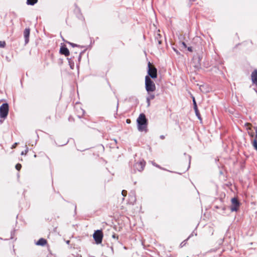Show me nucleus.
I'll return each instance as SVG.
<instances>
[{
	"label": "nucleus",
	"instance_id": "obj_24",
	"mask_svg": "<svg viewBox=\"0 0 257 257\" xmlns=\"http://www.w3.org/2000/svg\"><path fill=\"white\" fill-rule=\"evenodd\" d=\"M131 120L130 119H126V122L127 123H131Z\"/></svg>",
	"mask_w": 257,
	"mask_h": 257
},
{
	"label": "nucleus",
	"instance_id": "obj_21",
	"mask_svg": "<svg viewBox=\"0 0 257 257\" xmlns=\"http://www.w3.org/2000/svg\"><path fill=\"white\" fill-rule=\"evenodd\" d=\"M187 49L190 52H192L193 51V49H192V47H189L187 48Z\"/></svg>",
	"mask_w": 257,
	"mask_h": 257
},
{
	"label": "nucleus",
	"instance_id": "obj_17",
	"mask_svg": "<svg viewBox=\"0 0 257 257\" xmlns=\"http://www.w3.org/2000/svg\"><path fill=\"white\" fill-rule=\"evenodd\" d=\"M6 45L5 41H0V47L4 48Z\"/></svg>",
	"mask_w": 257,
	"mask_h": 257
},
{
	"label": "nucleus",
	"instance_id": "obj_11",
	"mask_svg": "<svg viewBox=\"0 0 257 257\" xmlns=\"http://www.w3.org/2000/svg\"><path fill=\"white\" fill-rule=\"evenodd\" d=\"M30 33V29L29 28H26L24 31V36L25 39V43H28L29 42V38Z\"/></svg>",
	"mask_w": 257,
	"mask_h": 257
},
{
	"label": "nucleus",
	"instance_id": "obj_9",
	"mask_svg": "<svg viewBox=\"0 0 257 257\" xmlns=\"http://www.w3.org/2000/svg\"><path fill=\"white\" fill-rule=\"evenodd\" d=\"M251 78L252 83L257 85V69L254 70L251 73Z\"/></svg>",
	"mask_w": 257,
	"mask_h": 257
},
{
	"label": "nucleus",
	"instance_id": "obj_10",
	"mask_svg": "<svg viewBox=\"0 0 257 257\" xmlns=\"http://www.w3.org/2000/svg\"><path fill=\"white\" fill-rule=\"evenodd\" d=\"M60 53L65 56H68L70 54L68 49L64 46H62L60 48Z\"/></svg>",
	"mask_w": 257,
	"mask_h": 257
},
{
	"label": "nucleus",
	"instance_id": "obj_5",
	"mask_svg": "<svg viewBox=\"0 0 257 257\" xmlns=\"http://www.w3.org/2000/svg\"><path fill=\"white\" fill-rule=\"evenodd\" d=\"M231 205L230 206V209L231 212L237 211L240 206V202L238 201L236 198H233L231 200Z\"/></svg>",
	"mask_w": 257,
	"mask_h": 257
},
{
	"label": "nucleus",
	"instance_id": "obj_13",
	"mask_svg": "<svg viewBox=\"0 0 257 257\" xmlns=\"http://www.w3.org/2000/svg\"><path fill=\"white\" fill-rule=\"evenodd\" d=\"M47 243V241L46 239L41 238L36 242L37 245L44 246Z\"/></svg>",
	"mask_w": 257,
	"mask_h": 257
},
{
	"label": "nucleus",
	"instance_id": "obj_14",
	"mask_svg": "<svg viewBox=\"0 0 257 257\" xmlns=\"http://www.w3.org/2000/svg\"><path fill=\"white\" fill-rule=\"evenodd\" d=\"M155 98V95L152 94H150L148 97L147 98V102L148 104V105H150V100L152 99H154Z\"/></svg>",
	"mask_w": 257,
	"mask_h": 257
},
{
	"label": "nucleus",
	"instance_id": "obj_18",
	"mask_svg": "<svg viewBox=\"0 0 257 257\" xmlns=\"http://www.w3.org/2000/svg\"><path fill=\"white\" fill-rule=\"evenodd\" d=\"M15 168L18 171H20L22 168V165L18 163L16 165Z\"/></svg>",
	"mask_w": 257,
	"mask_h": 257
},
{
	"label": "nucleus",
	"instance_id": "obj_26",
	"mask_svg": "<svg viewBox=\"0 0 257 257\" xmlns=\"http://www.w3.org/2000/svg\"><path fill=\"white\" fill-rule=\"evenodd\" d=\"M112 237H113V238H115V237H116L117 239H118V236H117L116 237L115 234H113V235H112Z\"/></svg>",
	"mask_w": 257,
	"mask_h": 257
},
{
	"label": "nucleus",
	"instance_id": "obj_8",
	"mask_svg": "<svg viewBox=\"0 0 257 257\" xmlns=\"http://www.w3.org/2000/svg\"><path fill=\"white\" fill-rule=\"evenodd\" d=\"M76 113L79 118H81L83 116L85 113L84 110L82 109L80 107H76Z\"/></svg>",
	"mask_w": 257,
	"mask_h": 257
},
{
	"label": "nucleus",
	"instance_id": "obj_7",
	"mask_svg": "<svg viewBox=\"0 0 257 257\" xmlns=\"http://www.w3.org/2000/svg\"><path fill=\"white\" fill-rule=\"evenodd\" d=\"M145 165L146 162L144 160H141L136 163L134 165V167L135 170L138 171H142L144 170Z\"/></svg>",
	"mask_w": 257,
	"mask_h": 257
},
{
	"label": "nucleus",
	"instance_id": "obj_12",
	"mask_svg": "<svg viewBox=\"0 0 257 257\" xmlns=\"http://www.w3.org/2000/svg\"><path fill=\"white\" fill-rule=\"evenodd\" d=\"M192 97L193 102L194 109L195 111L196 114L198 117V118H200V114L199 110L198 109L195 98L194 96H192Z\"/></svg>",
	"mask_w": 257,
	"mask_h": 257
},
{
	"label": "nucleus",
	"instance_id": "obj_16",
	"mask_svg": "<svg viewBox=\"0 0 257 257\" xmlns=\"http://www.w3.org/2000/svg\"><path fill=\"white\" fill-rule=\"evenodd\" d=\"M252 146L254 148V149L257 151V141L254 140L252 142Z\"/></svg>",
	"mask_w": 257,
	"mask_h": 257
},
{
	"label": "nucleus",
	"instance_id": "obj_20",
	"mask_svg": "<svg viewBox=\"0 0 257 257\" xmlns=\"http://www.w3.org/2000/svg\"><path fill=\"white\" fill-rule=\"evenodd\" d=\"M17 145H18V144L17 143H15L14 145H13V146L12 147V149L15 148L17 147Z\"/></svg>",
	"mask_w": 257,
	"mask_h": 257
},
{
	"label": "nucleus",
	"instance_id": "obj_4",
	"mask_svg": "<svg viewBox=\"0 0 257 257\" xmlns=\"http://www.w3.org/2000/svg\"><path fill=\"white\" fill-rule=\"evenodd\" d=\"M103 234L102 230H96L93 233V238L97 244H100L102 242Z\"/></svg>",
	"mask_w": 257,
	"mask_h": 257
},
{
	"label": "nucleus",
	"instance_id": "obj_19",
	"mask_svg": "<svg viewBox=\"0 0 257 257\" xmlns=\"http://www.w3.org/2000/svg\"><path fill=\"white\" fill-rule=\"evenodd\" d=\"M121 194L124 197H125L127 195V191L125 190H123L121 192Z\"/></svg>",
	"mask_w": 257,
	"mask_h": 257
},
{
	"label": "nucleus",
	"instance_id": "obj_23",
	"mask_svg": "<svg viewBox=\"0 0 257 257\" xmlns=\"http://www.w3.org/2000/svg\"><path fill=\"white\" fill-rule=\"evenodd\" d=\"M182 45L184 46V47L185 48H187V45H186V44H185V42H183V43H182Z\"/></svg>",
	"mask_w": 257,
	"mask_h": 257
},
{
	"label": "nucleus",
	"instance_id": "obj_2",
	"mask_svg": "<svg viewBox=\"0 0 257 257\" xmlns=\"http://www.w3.org/2000/svg\"><path fill=\"white\" fill-rule=\"evenodd\" d=\"M145 87L147 91L150 93V92L155 91L156 87L155 83L151 80L149 76L145 77Z\"/></svg>",
	"mask_w": 257,
	"mask_h": 257
},
{
	"label": "nucleus",
	"instance_id": "obj_1",
	"mask_svg": "<svg viewBox=\"0 0 257 257\" xmlns=\"http://www.w3.org/2000/svg\"><path fill=\"white\" fill-rule=\"evenodd\" d=\"M137 121L138 130L141 132H147L148 121L145 114L141 113Z\"/></svg>",
	"mask_w": 257,
	"mask_h": 257
},
{
	"label": "nucleus",
	"instance_id": "obj_3",
	"mask_svg": "<svg viewBox=\"0 0 257 257\" xmlns=\"http://www.w3.org/2000/svg\"><path fill=\"white\" fill-rule=\"evenodd\" d=\"M148 74L149 76L152 79H155L157 77V69L155 66L149 62L148 63Z\"/></svg>",
	"mask_w": 257,
	"mask_h": 257
},
{
	"label": "nucleus",
	"instance_id": "obj_15",
	"mask_svg": "<svg viewBox=\"0 0 257 257\" xmlns=\"http://www.w3.org/2000/svg\"><path fill=\"white\" fill-rule=\"evenodd\" d=\"M38 2V0H27V4L28 5H34Z\"/></svg>",
	"mask_w": 257,
	"mask_h": 257
},
{
	"label": "nucleus",
	"instance_id": "obj_25",
	"mask_svg": "<svg viewBox=\"0 0 257 257\" xmlns=\"http://www.w3.org/2000/svg\"><path fill=\"white\" fill-rule=\"evenodd\" d=\"M69 44H70L71 46H72L73 47H74V46H76V45H75V44H73V43H69Z\"/></svg>",
	"mask_w": 257,
	"mask_h": 257
},
{
	"label": "nucleus",
	"instance_id": "obj_22",
	"mask_svg": "<svg viewBox=\"0 0 257 257\" xmlns=\"http://www.w3.org/2000/svg\"><path fill=\"white\" fill-rule=\"evenodd\" d=\"M27 152H28V150H26L25 153L24 152H22L21 153V155H24V154L26 155L27 153Z\"/></svg>",
	"mask_w": 257,
	"mask_h": 257
},
{
	"label": "nucleus",
	"instance_id": "obj_27",
	"mask_svg": "<svg viewBox=\"0 0 257 257\" xmlns=\"http://www.w3.org/2000/svg\"><path fill=\"white\" fill-rule=\"evenodd\" d=\"M202 50V46H201L200 48H198V49H197V50ZM195 50H196V51L197 50V49H196V48H195Z\"/></svg>",
	"mask_w": 257,
	"mask_h": 257
},
{
	"label": "nucleus",
	"instance_id": "obj_6",
	"mask_svg": "<svg viewBox=\"0 0 257 257\" xmlns=\"http://www.w3.org/2000/svg\"><path fill=\"white\" fill-rule=\"evenodd\" d=\"M9 105L8 103H3L0 106V117L1 118H5L8 114Z\"/></svg>",
	"mask_w": 257,
	"mask_h": 257
},
{
	"label": "nucleus",
	"instance_id": "obj_28",
	"mask_svg": "<svg viewBox=\"0 0 257 257\" xmlns=\"http://www.w3.org/2000/svg\"><path fill=\"white\" fill-rule=\"evenodd\" d=\"M158 43H159V44H161L162 43V41H159Z\"/></svg>",
	"mask_w": 257,
	"mask_h": 257
}]
</instances>
